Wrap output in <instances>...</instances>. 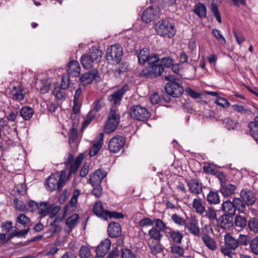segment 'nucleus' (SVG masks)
I'll return each mask as SVG.
<instances>
[{
    "instance_id": "f257e3e1",
    "label": "nucleus",
    "mask_w": 258,
    "mask_h": 258,
    "mask_svg": "<svg viewBox=\"0 0 258 258\" xmlns=\"http://www.w3.org/2000/svg\"><path fill=\"white\" fill-rule=\"evenodd\" d=\"M165 79L169 81L165 87L167 94L163 96V98L166 102L171 101L170 97L178 98L183 94L184 89L182 86V82L178 79H175L173 76H165Z\"/></svg>"
},
{
    "instance_id": "f03ea898",
    "label": "nucleus",
    "mask_w": 258,
    "mask_h": 258,
    "mask_svg": "<svg viewBox=\"0 0 258 258\" xmlns=\"http://www.w3.org/2000/svg\"><path fill=\"white\" fill-rule=\"evenodd\" d=\"M68 178H67V169H64L60 172H56L52 173L45 182L46 189L50 192L56 190L60 192L66 184Z\"/></svg>"
},
{
    "instance_id": "7ed1b4c3",
    "label": "nucleus",
    "mask_w": 258,
    "mask_h": 258,
    "mask_svg": "<svg viewBox=\"0 0 258 258\" xmlns=\"http://www.w3.org/2000/svg\"><path fill=\"white\" fill-rule=\"evenodd\" d=\"M151 62L148 63V66L145 68L140 73L141 77L147 78H154L159 77L164 72V68L160 63L158 55H154Z\"/></svg>"
},
{
    "instance_id": "20e7f679",
    "label": "nucleus",
    "mask_w": 258,
    "mask_h": 258,
    "mask_svg": "<svg viewBox=\"0 0 258 258\" xmlns=\"http://www.w3.org/2000/svg\"><path fill=\"white\" fill-rule=\"evenodd\" d=\"M157 33L165 38H171L176 32L175 25L169 20H160L155 25Z\"/></svg>"
},
{
    "instance_id": "39448f33",
    "label": "nucleus",
    "mask_w": 258,
    "mask_h": 258,
    "mask_svg": "<svg viewBox=\"0 0 258 258\" xmlns=\"http://www.w3.org/2000/svg\"><path fill=\"white\" fill-rule=\"evenodd\" d=\"M123 55L122 48L118 45H111L107 49L106 57L108 63L117 64L120 62Z\"/></svg>"
},
{
    "instance_id": "423d86ee",
    "label": "nucleus",
    "mask_w": 258,
    "mask_h": 258,
    "mask_svg": "<svg viewBox=\"0 0 258 258\" xmlns=\"http://www.w3.org/2000/svg\"><path fill=\"white\" fill-rule=\"evenodd\" d=\"M225 245L221 246V250L225 255L232 257L233 254L232 250H234L239 246L237 239L234 238L231 234H226L224 236Z\"/></svg>"
},
{
    "instance_id": "0eeeda50",
    "label": "nucleus",
    "mask_w": 258,
    "mask_h": 258,
    "mask_svg": "<svg viewBox=\"0 0 258 258\" xmlns=\"http://www.w3.org/2000/svg\"><path fill=\"white\" fill-rule=\"evenodd\" d=\"M128 114L132 118L140 121L147 120L151 116L150 111L140 105L131 106L128 110Z\"/></svg>"
},
{
    "instance_id": "6e6552de",
    "label": "nucleus",
    "mask_w": 258,
    "mask_h": 258,
    "mask_svg": "<svg viewBox=\"0 0 258 258\" xmlns=\"http://www.w3.org/2000/svg\"><path fill=\"white\" fill-rule=\"evenodd\" d=\"M108 117V120L105 125V131L106 133H110L117 127L120 117L117 110L113 108L110 109Z\"/></svg>"
},
{
    "instance_id": "1a4fd4ad",
    "label": "nucleus",
    "mask_w": 258,
    "mask_h": 258,
    "mask_svg": "<svg viewBox=\"0 0 258 258\" xmlns=\"http://www.w3.org/2000/svg\"><path fill=\"white\" fill-rule=\"evenodd\" d=\"M125 142V138L121 136L117 135L110 139L108 143V148L110 152L116 153L123 148Z\"/></svg>"
},
{
    "instance_id": "9d476101",
    "label": "nucleus",
    "mask_w": 258,
    "mask_h": 258,
    "mask_svg": "<svg viewBox=\"0 0 258 258\" xmlns=\"http://www.w3.org/2000/svg\"><path fill=\"white\" fill-rule=\"evenodd\" d=\"M160 10L157 7L150 6L145 9L141 16L143 22L148 23L158 18Z\"/></svg>"
},
{
    "instance_id": "9b49d317",
    "label": "nucleus",
    "mask_w": 258,
    "mask_h": 258,
    "mask_svg": "<svg viewBox=\"0 0 258 258\" xmlns=\"http://www.w3.org/2000/svg\"><path fill=\"white\" fill-rule=\"evenodd\" d=\"M128 90V84H124L120 89L115 91L112 94L109 95L108 100L110 102H112L114 105H119L124 95Z\"/></svg>"
},
{
    "instance_id": "f8f14e48",
    "label": "nucleus",
    "mask_w": 258,
    "mask_h": 258,
    "mask_svg": "<svg viewBox=\"0 0 258 258\" xmlns=\"http://www.w3.org/2000/svg\"><path fill=\"white\" fill-rule=\"evenodd\" d=\"M26 94L25 88L20 85L13 86L10 92V98L18 102L24 100Z\"/></svg>"
},
{
    "instance_id": "ddd939ff",
    "label": "nucleus",
    "mask_w": 258,
    "mask_h": 258,
    "mask_svg": "<svg viewBox=\"0 0 258 258\" xmlns=\"http://www.w3.org/2000/svg\"><path fill=\"white\" fill-rule=\"evenodd\" d=\"M185 226L190 234L195 236H200V228L199 225V221L195 217L189 218Z\"/></svg>"
},
{
    "instance_id": "4468645a",
    "label": "nucleus",
    "mask_w": 258,
    "mask_h": 258,
    "mask_svg": "<svg viewBox=\"0 0 258 258\" xmlns=\"http://www.w3.org/2000/svg\"><path fill=\"white\" fill-rule=\"evenodd\" d=\"M107 232L110 238H118L122 234L121 227L118 222H111L108 225Z\"/></svg>"
},
{
    "instance_id": "2eb2a0df",
    "label": "nucleus",
    "mask_w": 258,
    "mask_h": 258,
    "mask_svg": "<svg viewBox=\"0 0 258 258\" xmlns=\"http://www.w3.org/2000/svg\"><path fill=\"white\" fill-rule=\"evenodd\" d=\"M111 244V240L106 238L102 240L96 248V256L98 257H103L108 252Z\"/></svg>"
},
{
    "instance_id": "dca6fc26",
    "label": "nucleus",
    "mask_w": 258,
    "mask_h": 258,
    "mask_svg": "<svg viewBox=\"0 0 258 258\" xmlns=\"http://www.w3.org/2000/svg\"><path fill=\"white\" fill-rule=\"evenodd\" d=\"M106 175L107 172L105 170L98 169L90 176V183L94 186L100 184L102 180L106 177Z\"/></svg>"
},
{
    "instance_id": "f3484780",
    "label": "nucleus",
    "mask_w": 258,
    "mask_h": 258,
    "mask_svg": "<svg viewBox=\"0 0 258 258\" xmlns=\"http://www.w3.org/2000/svg\"><path fill=\"white\" fill-rule=\"evenodd\" d=\"M240 197L247 206H252L256 201L255 194L248 189L241 190Z\"/></svg>"
},
{
    "instance_id": "a211bd4d",
    "label": "nucleus",
    "mask_w": 258,
    "mask_h": 258,
    "mask_svg": "<svg viewBox=\"0 0 258 258\" xmlns=\"http://www.w3.org/2000/svg\"><path fill=\"white\" fill-rule=\"evenodd\" d=\"M156 55L155 53L150 54L148 49L143 48L140 51L138 55L139 63L142 66L145 65L146 63L148 64L151 62L153 58L155 57L154 55Z\"/></svg>"
},
{
    "instance_id": "6ab92c4d",
    "label": "nucleus",
    "mask_w": 258,
    "mask_h": 258,
    "mask_svg": "<svg viewBox=\"0 0 258 258\" xmlns=\"http://www.w3.org/2000/svg\"><path fill=\"white\" fill-rule=\"evenodd\" d=\"M234 216L223 214L218 218V223L223 229H230L233 225Z\"/></svg>"
},
{
    "instance_id": "aec40b11",
    "label": "nucleus",
    "mask_w": 258,
    "mask_h": 258,
    "mask_svg": "<svg viewBox=\"0 0 258 258\" xmlns=\"http://www.w3.org/2000/svg\"><path fill=\"white\" fill-rule=\"evenodd\" d=\"M68 75L72 77L79 76L81 67L78 61L71 60L67 66Z\"/></svg>"
},
{
    "instance_id": "412c9836",
    "label": "nucleus",
    "mask_w": 258,
    "mask_h": 258,
    "mask_svg": "<svg viewBox=\"0 0 258 258\" xmlns=\"http://www.w3.org/2000/svg\"><path fill=\"white\" fill-rule=\"evenodd\" d=\"M104 138V134L100 133L96 137L94 143L90 149L89 154L90 156L96 155L102 147Z\"/></svg>"
},
{
    "instance_id": "4be33fe9",
    "label": "nucleus",
    "mask_w": 258,
    "mask_h": 258,
    "mask_svg": "<svg viewBox=\"0 0 258 258\" xmlns=\"http://www.w3.org/2000/svg\"><path fill=\"white\" fill-rule=\"evenodd\" d=\"M189 190L191 194L199 195L203 191L202 184L197 179H191L187 181Z\"/></svg>"
},
{
    "instance_id": "5701e85b",
    "label": "nucleus",
    "mask_w": 258,
    "mask_h": 258,
    "mask_svg": "<svg viewBox=\"0 0 258 258\" xmlns=\"http://www.w3.org/2000/svg\"><path fill=\"white\" fill-rule=\"evenodd\" d=\"M236 186L231 183H223L220 185L219 191L224 197H229L235 194Z\"/></svg>"
},
{
    "instance_id": "b1692460",
    "label": "nucleus",
    "mask_w": 258,
    "mask_h": 258,
    "mask_svg": "<svg viewBox=\"0 0 258 258\" xmlns=\"http://www.w3.org/2000/svg\"><path fill=\"white\" fill-rule=\"evenodd\" d=\"M253 120L248 123L249 132L251 136L258 144V112Z\"/></svg>"
},
{
    "instance_id": "393cba45",
    "label": "nucleus",
    "mask_w": 258,
    "mask_h": 258,
    "mask_svg": "<svg viewBox=\"0 0 258 258\" xmlns=\"http://www.w3.org/2000/svg\"><path fill=\"white\" fill-rule=\"evenodd\" d=\"M98 74L97 70H93L91 71L83 74L80 77V81L82 85L86 86L96 78Z\"/></svg>"
},
{
    "instance_id": "a878e982",
    "label": "nucleus",
    "mask_w": 258,
    "mask_h": 258,
    "mask_svg": "<svg viewBox=\"0 0 258 258\" xmlns=\"http://www.w3.org/2000/svg\"><path fill=\"white\" fill-rule=\"evenodd\" d=\"M223 214L234 216L235 215V208H234L232 201L227 200L223 201L221 207Z\"/></svg>"
},
{
    "instance_id": "bb28decb",
    "label": "nucleus",
    "mask_w": 258,
    "mask_h": 258,
    "mask_svg": "<svg viewBox=\"0 0 258 258\" xmlns=\"http://www.w3.org/2000/svg\"><path fill=\"white\" fill-rule=\"evenodd\" d=\"M84 159V156L82 154H80L75 160L74 163L69 167V174L67 175L68 180L70 178L72 174H75L78 170L79 166L81 164Z\"/></svg>"
},
{
    "instance_id": "cd10ccee",
    "label": "nucleus",
    "mask_w": 258,
    "mask_h": 258,
    "mask_svg": "<svg viewBox=\"0 0 258 258\" xmlns=\"http://www.w3.org/2000/svg\"><path fill=\"white\" fill-rule=\"evenodd\" d=\"M128 64L126 62H122L118 67L112 70L113 76L116 78H120L121 75L128 71Z\"/></svg>"
},
{
    "instance_id": "c85d7f7f",
    "label": "nucleus",
    "mask_w": 258,
    "mask_h": 258,
    "mask_svg": "<svg viewBox=\"0 0 258 258\" xmlns=\"http://www.w3.org/2000/svg\"><path fill=\"white\" fill-rule=\"evenodd\" d=\"M202 239L204 244L210 250H216L217 248V243L214 239L208 234L202 236Z\"/></svg>"
},
{
    "instance_id": "c756f323",
    "label": "nucleus",
    "mask_w": 258,
    "mask_h": 258,
    "mask_svg": "<svg viewBox=\"0 0 258 258\" xmlns=\"http://www.w3.org/2000/svg\"><path fill=\"white\" fill-rule=\"evenodd\" d=\"M208 202L211 205H217L220 203V199L218 190H211L207 197Z\"/></svg>"
},
{
    "instance_id": "7c9ffc66",
    "label": "nucleus",
    "mask_w": 258,
    "mask_h": 258,
    "mask_svg": "<svg viewBox=\"0 0 258 258\" xmlns=\"http://www.w3.org/2000/svg\"><path fill=\"white\" fill-rule=\"evenodd\" d=\"M232 201L235 208V212L238 211L240 213H244L246 205L241 198H234Z\"/></svg>"
},
{
    "instance_id": "2f4dec72",
    "label": "nucleus",
    "mask_w": 258,
    "mask_h": 258,
    "mask_svg": "<svg viewBox=\"0 0 258 258\" xmlns=\"http://www.w3.org/2000/svg\"><path fill=\"white\" fill-rule=\"evenodd\" d=\"M80 62L84 67L86 69H90L93 67V64L96 62L92 59L90 55L87 53L84 54L82 55L80 58Z\"/></svg>"
},
{
    "instance_id": "473e14b6",
    "label": "nucleus",
    "mask_w": 258,
    "mask_h": 258,
    "mask_svg": "<svg viewBox=\"0 0 258 258\" xmlns=\"http://www.w3.org/2000/svg\"><path fill=\"white\" fill-rule=\"evenodd\" d=\"M107 211L104 210L102 204L100 202L96 203L93 207V212L95 214L105 220L106 219Z\"/></svg>"
},
{
    "instance_id": "72a5a7b5",
    "label": "nucleus",
    "mask_w": 258,
    "mask_h": 258,
    "mask_svg": "<svg viewBox=\"0 0 258 258\" xmlns=\"http://www.w3.org/2000/svg\"><path fill=\"white\" fill-rule=\"evenodd\" d=\"M194 12L201 19L206 18L207 9L203 4L199 3L196 5L194 7Z\"/></svg>"
},
{
    "instance_id": "f704fd0d",
    "label": "nucleus",
    "mask_w": 258,
    "mask_h": 258,
    "mask_svg": "<svg viewBox=\"0 0 258 258\" xmlns=\"http://www.w3.org/2000/svg\"><path fill=\"white\" fill-rule=\"evenodd\" d=\"M87 54L90 55L92 59L97 63L102 57V51L96 47L92 46L90 49L89 52Z\"/></svg>"
},
{
    "instance_id": "c9c22d12",
    "label": "nucleus",
    "mask_w": 258,
    "mask_h": 258,
    "mask_svg": "<svg viewBox=\"0 0 258 258\" xmlns=\"http://www.w3.org/2000/svg\"><path fill=\"white\" fill-rule=\"evenodd\" d=\"M20 114L23 119L28 120L34 114V110L32 108L28 106H23L21 109Z\"/></svg>"
},
{
    "instance_id": "e433bc0d",
    "label": "nucleus",
    "mask_w": 258,
    "mask_h": 258,
    "mask_svg": "<svg viewBox=\"0 0 258 258\" xmlns=\"http://www.w3.org/2000/svg\"><path fill=\"white\" fill-rule=\"evenodd\" d=\"M79 218V215L75 214L66 220L65 223L68 226L69 229L68 232H71L73 230V229L75 228V227L76 226L77 224Z\"/></svg>"
},
{
    "instance_id": "4c0bfd02",
    "label": "nucleus",
    "mask_w": 258,
    "mask_h": 258,
    "mask_svg": "<svg viewBox=\"0 0 258 258\" xmlns=\"http://www.w3.org/2000/svg\"><path fill=\"white\" fill-rule=\"evenodd\" d=\"M234 223L236 227L241 229L245 228L248 225V221L244 216L238 215L234 218Z\"/></svg>"
},
{
    "instance_id": "58836bf2",
    "label": "nucleus",
    "mask_w": 258,
    "mask_h": 258,
    "mask_svg": "<svg viewBox=\"0 0 258 258\" xmlns=\"http://www.w3.org/2000/svg\"><path fill=\"white\" fill-rule=\"evenodd\" d=\"M169 230L170 231L168 232V234L172 241L175 243H181L183 236V234L178 231H174L170 228Z\"/></svg>"
},
{
    "instance_id": "ea45409f",
    "label": "nucleus",
    "mask_w": 258,
    "mask_h": 258,
    "mask_svg": "<svg viewBox=\"0 0 258 258\" xmlns=\"http://www.w3.org/2000/svg\"><path fill=\"white\" fill-rule=\"evenodd\" d=\"M49 202H41L39 203L38 212L41 217H45L49 214Z\"/></svg>"
},
{
    "instance_id": "a19ab883",
    "label": "nucleus",
    "mask_w": 258,
    "mask_h": 258,
    "mask_svg": "<svg viewBox=\"0 0 258 258\" xmlns=\"http://www.w3.org/2000/svg\"><path fill=\"white\" fill-rule=\"evenodd\" d=\"M248 228L249 230L255 234H258V218L250 217L248 220Z\"/></svg>"
},
{
    "instance_id": "79ce46f5",
    "label": "nucleus",
    "mask_w": 258,
    "mask_h": 258,
    "mask_svg": "<svg viewBox=\"0 0 258 258\" xmlns=\"http://www.w3.org/2000/svg\"><path fill=\"white\" fill-rule=\"evenodd\" d=\"M193 208L196 210L197 213L201 215L206 211L205 207L203 205L202 201L200 199H195L192 203Z\"/></svg>"
},
{
    "instance_id": "37998d69",
    "label": "nucleus",
    "mask_w": 258,
    "mask_h": 258,
    "mask_svg": "<svg viewBox=\"0 0 258 258\" xmlns=\"http://www.w3.org/2000/svg\"><path fill=\"white\" fill-rule=\"evenodd\" d=\"M149 235L151 239L157 242H160L163 237V234L161 233L160 230L154 227H152L149 231Z\"/></svg>"
},
{
    "instance_id": "c03bdc74",
    "label": "nucleus",
    "mask_w": 258,
    "mask_h": 258,
    "mask_svg": "<svg viewBox=\"0 0 258 258\" xmlns=\"http://www.w3.org/2000/svg\"><path fill=\"white\" fill-rule=\"evenodd\" d=\"M171 252L179 257L183 256L184 249L183 247L179 246L177 243H173L171 245Z\"/></svg>"
},
{
    "instance_id": "a18cd8bd",
    "label": "nucleus",
    "mask_w": 258,
    "mask_h": 258,
    "mask_svg": "<svg viewBox=\"0 0 258 258\" xmlns=\"http://www.w3.org/2000/svg\"><path fill=\"white\" fill-rule=\"evenodd\" d=\"M206 215L210 221L214 222L215 221H218V219L217 218V215L216 213V210L213 207H209L206 210Z\"/></svg>"
},
{
    "instance_id": "49530a36",
    "label": "nucleus",
    "mask_w": 258,
    "mask_h": 258,
    "mask_svg": "<svg viewBox=\"0 0 258 258\" xmlns=\"http://www.w3.org/2000/svg\"><path fill=\"white\" fill-rule=\"evenodd\" d=\"M96 115V113L94 112V110H90L87 114L86 118L83 122L82 128H86Z\"/></svg>"
},
{
    "instance_id": "de8ad7c7",
    "label": "nucleus",
    "mask_w": 258,
    "mask_h": 258,
    "mask_svg": "<svg viewBox=\"0 0 258 258\" xmlns=\"http://www.w3.org/2000/svg\"><path fill=\"white\" fill-rule=\"evenodd\" d=\"M251 239L248 235L239 234L237 239L239 245L246 246L250 244Z\"/></svg>"
},
{
    "instance_id": "09e8293b",
    "label": "nucleus",
    "mask_w": 258,
    "mask_h": 258,
    "mask_svg": "<svg viewBox=\"0 0 258 258\" xmlns=\"http://www.w3.org/2000/svg\"><path fill=\"white\" fill-rule=\"evenodd\" d=\"M149 247L151 249V252L153 255H156L163 251L164 247L162 244L158 242L154 245H149Z\"/></svg>"
},
{
    "instance_id": "8fccbe9b",
    "label": "nucleus",
    "mask_w": 258,
    "mask_h": 258,
    "mask_svg": "<svg viewBox=\"0 0 258 258\" xmlns=\"http://www.w3.org/2000/svg\"><path fill=\"white\" fill-rule=\"evenodd\" d=\"M225 127L228 130H234L237 124V121L231 118H227L223 120Z\"/></svg>"
},
{
    "instance_id": "3c124183",
    "label": "nucleus",
    "mask_w": 258,
    "mask_h": 258,
    "mask_svg": "<svg viewBox=\"0 0 258 258\" xmlns=\"http://www.w3.org/2000/svg\"><path fill=\"white\" fill-rule=\"evenodd\" d=\"M249 248L252 253L258 255V236L251 239L249 244Z\"/></svg>"
},
{
    "instance_id": "603ef678",
    "label": "nucleus",
    "mask_w": 258,
    "mask_h": 258,
    "mask_svg": "<svg viewBox=\"0 0 258 258\" xmlns=\"http://www.w3.org/2000/svg\"><path fill=\"white\" fill-rule=\"evenodd\" d=\"M64 90H62L60 86H56L54 87L52 92L56 98L61 100L64 98L66 97V93Z\"/></svg>"
},
{
    "instance_id": "864d4df0",
    "label": "nucleus",
    "mask_w": 258,
    "mask_h": 258,
    "mask_svg": "<svg viewBox=\"0 0 258 258\" xmlns=\"http://www.w3.org/2000/svg\"><path fill=\"white\" fill-rule=\"evenodd\" d=\"M17 222L25 226H28L31 220L24 214H20L17 218Z\"/></svg>"
},
{
    "instance_id": "5fc2aeb1",
    "label": "nucleus",
    "mask_w": 258,
    "mask_h": 258,
    "mask_svg": "<svg viewBox=\"0 0 258 258\" xmlns=\"http://www.w3.org/2000/svg\"><path fill=\"white\" fill-rule=\"evenodd\" d=\"M160 63L164 70L165 69L170 68L173 63V59L170 57H163L159 58Z\"/></svg>"
},
{
    "instance_id": "6e6d98bb",
    "label": "nucleus",
    "mask_w": 258,
    "mask_h": 258,
    "mask_svg": "<svg viewBox=\"0 0 258 258\" xmlns=\"http://www.w3.org/2000/svg\"><path fill=\"white\" fill-rule=\"evenodd\" d=\"M154 223H155V227L154 228H157L158 230H160V231L165 232L167 229H170L167 227L163 221L160 219H154Z\"/></svg>"
},
{
    "instance_id": "4d7b16f0",
    "label": "nucleus",
    "mask_w": 258,
    "mask_h": 258,
    "mask_svg": "<svg viewBox=\"0 0 258 258\" xmlns=\"http://www.w3.org/2000/svg\"><path fill=\"white\" fill-rule=\"evenodd\" d=\"M49 209V217L50 218H53L59 212L61 209V207L58 205L55 206L54 204H50Z\"/></svg>"
},
{
    "instance_id": "13d9d810",
    "label": "nucleus",
    "mask_w": 258,
    "mask_h": 258,
    "mask_svg": "<svg viewBox=\"0 0 258 258\" xmlns=\"http://www.w3.org/2000/svg\"><path fill=\"white\" fill-rule=\"evenodd\" d=\"M91 255L90 249L87 246H82L79 250V255L81 258H89Z\"/></svg>"
},
{
    "instance_id": "bf43d9fd",
    "label": "nucleus",
    "mask_w": 258,
    "mask_h": 258,
    "mask_svg": "<svg viewBox=\"0 0 258 258\" xmlns=\"http://www.w3.org/2000/svg\"><path fill=\"white\" fill-rule=\"evenodd\" d=\"M211 11L213 15L216 18V20L219 23H221L222 20L220 12L218 10L217 6L214 4L212 3L211 5Z\"/></svg>"
},
{
    "instance_id": "052dcab7",
    "label": "nucleus",
    "mask_w": 258,
    "mask_h": 258,
    "mask_svg": "<svg viewBox=\"0 0 258 258\" xmlns=\"http://www.w3.org/2000/svg\"><path fill=\"white\" fill-rule=\"evenodd\" d=\"M122 258H137L136 254L128 248H122L121 250Z\"/></svg>"
},
{
    "instance_id": "680f3d73",
    "label": "nucleus",
    "mask_w": 258,
    "mask_h": 258,
    "mask_svg": "<svg viewBox=\"0 0 258 258\" xmlns=\"http://www.w3.org/2000/svg\"><path fill=\"white\" fill-rule=\"evenodd\" d=\"M106 212V219L107 217H109L110 218L115 219H123L124 217V215L120 212L115 211L111 212L109 211H107Z\"/></svg>"
},
{
    "instance_id": "e2e57ef3",
    "label": "nucleus",
    "mask_w": 258,
    "mask_h": 258,
    "mask_svg": "<svg viewBox=\"0 0 258 258\" xmlns=\"http://www.w3.org/2000/svg\"><path fill=\"white\" fill-rule=\"evenodd\" d=\"M78 133L77 129L73 127L71 129L69 135V142L70 144H72L75 142V140L76 139V138L78 136Z\"/></svg>"
},
{
    "instance_id": "0e129e2a",
    "label": "nucleus",
    "mask_w": 258,
    "mask_h": 258,
    "mask_svg": "<svg viewBox=\"0 0 258 258\" xmlns=\"http://www.w3.org/2000/svg\"><path fill=\"white\" fill-rule=\"evenodd\" d=\"M153 224L154 220L152 221L150 218L148 217L142 219L139 222V225L141 227L152 226Z\"/></svg>"
},
{
    "instance_id": "69168bd1",
    "label": "nucleus",
    "mask_w": 258,
    "mask_h": 258,
    "mask_svg": "<svg viewBox=\"0 0 258 258\" xmlns=\"http://www.w3.org/2000/svg\"><path fill=\"white\" fill-rule=\"evenodd\" d=\"M172 218V220L176 224H178L179 225L183 226V225H185V224H186L184 219L182 217L179 216L177 214H174L172 216V218Z\"/></svg>"
},
{
    "instance_id": "338daca9",
    "label": "nucleus",
    "mask_w": 258,
    "mask_h": 258,
    "mask_svg": "<svg viewBox=\"0 0 258 258\" xmlns=\"http://www.w3.org/2000/svg\"><path fill=\"white\" fill-rule=\"evenodd\" d=\"M212 33L221 44L224 45L226 43V40L224 37L222 36L218 30L214 29L212 31Z\"/></svg>"
},
{
    "instance_id": "774afa93",
    "label": "nucleus",
    "mask_w": 258,
    "mask_h": 258,
    "mask_svg": "<svg viewBox=\"0 0 258 258\" xmlns=\"http://www.w3.org/2000/svg\"><path fill=\"white\" fill-rule=\"evenodd\" d=\"M70 76L68 75L67 76H63L61 78V83L60 87L62 90L67 89L70 86Z\"/></svg>"
}]
</instances>
